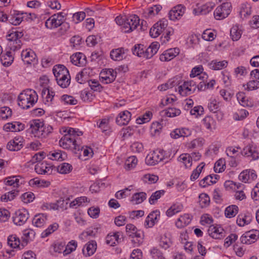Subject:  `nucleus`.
<instances>
[{
    "instance_id": "f3484780",
    "label": "nucleus",
    "mask_w": 259,
    "mask_h": 259,
    "mask_svg": "<svg viewBox=\"0 0 259 259\" xmlns=\"http://www.w3.org/2000/svg\"><path fill=\"white\" fill-rule=\"evenodd\" d=\"M42 125V121L39 119H33L30 121V127L31 133L35 136H40V127Z\"/></svg>"
},
{
    "instance_id": "680f3d73",
    "label": "nucleus",
    "mask_w": 259,
    "mask_h": 259,
    "mask_svg": "<svg viewBox=\"0 0 259 259\" xmlns=\"http://www.w3.org/2000/svg\"><path fill=\"white\" fill-rule=\"evenodd\" d=\"M21 199L24 203H28L33 200L34 199V195L33 193L30 192H26L21 195Z\"/></svg>"
},
{
    "instance_id": "052dcab7",
    "label": "nucleus",
    "mask_w": 259,
    "mask_h": 259,
    "mask_svg": "<svg viewBox=\"0 0 259 259\" xmlns=\"http://www.w3.org/2000/svg\"><path fill=\"white\" fill-rule=\"evenodd\" d=\"M46 92L47 94L46 97V102H52L54 97L55 96V93L53 91H51L49 89H44L42 91V96L44 98V95L46 94Z\"/></svg>"
},
{
    "instance_id": "dca6fc26",
    "label": "nucleus",
    "mask_w": 259,
    "mask_h": 259,
    "mask_svg": "<svg viewBox=\"0 0 259 259\" xmlns=\"http://www.w3.org/2000/svg\"><path fill=\"white\" fill-rule=\"evenodd\" d=\"M24 129V125L19 122L8 123L4 125V130L7 132H19Z\"/></svg>"
},
{
    "instance_id": "8fccbe9b",
    "label": "nucleus",
    "mask_w": 259,
    "mask_h": 259,
    "mask_svg": "<svg viewBox=\"0 0 259 259\" xmlns=\"http://www.w3.org/2000/svg\"><path fill=\"white\" fill-rule=\"evenodd\" d=\"M216 183V181L213 180L212 175H208L200 181L199 185L202 187H205L208 185Z\"/></svg>"
},
{
    "instance_id": "e2e57ef3",
    "label": "nucleus",
    "mask_w": 259,
    "mask_h": 259,
    "mask_svg": "<svg viewBox=\"0 0 259 259\" xmlns=\"http://www.w3.org/2000/svg\"><path fill=\"white\" fill-rule=\"evenodd\" d=\"M120 134L123 138H127L134 134V130L130 126L123 128L120 132Z\"/></svg>"
},
{
    "instance_id": "c756f323",
    "label": "nucleus",
    "mask_w": 259,
    "mask_h": 259,
    "mask_svg": "<svg viewBox=\"0 0 259 259\" xmlns=\"http://www.w3.org/2000/svg\"><path fill=\"white\" fill-rule=\"evenodd\" d=\"M183 205L180 203L174 204L166 211V215L168 217H171L173 215L180 212L183 209Z\"/></svg>"
},
{
    "instance_id": "ddd939ff",
    "label": "nucleus",
    "mask_w": 259,
    "mask_h": 259,
    "mask_svg": "<svg viewBox=\"0 0 259 259\" xmlns=\"http://www.w3.org/2000/svg\"><path fill=\"white\" fill-rule=\"evenodd\" d=\"M71 62L75 65L83 66L87 63L85 55L81 53H77L70 57Z\"/></svg>"
},
{
    "instance_id": "0e129e2a",
    "label": "nucleus",
    "mask_w": 259,
    "mask_h": 259,
    "mask_svg": "<svg viewBox=\"0 0 259 259\" xmlns=\"http://www.w3.org/2000/svg\"><path fill=\"white\" fill-rule=\"evenodd\" d=\"M89 85L91 89L94 91L101 92L103 89L102 85L99 83L98 81L95 79L90 80L89 81Z\"/></svg>"
},
{
    "instance_id": "ea45409f",
    "label": "nucleus",
    "mask_w": 259,
    "mask_h": 259,
    "mask_svg": "<svg viewBox=\"0 0 259 259\" xmlns=\"http://www.w3.org/2000/svg\"><path fill=\"white\" fill-rule=\"evenodd\" d=\"M171 244V242L170 239L166 234H164L161 236L159 242V245L161 247L164 249H166L170 246Z\"/></svg>"
},
{
    "instance_id": "6e6552de",
    "label": "nucleus",
    "mask_w": 259,
    "mask_h": 259,
    "mask_svg": "<svg viewBox=\"0 0 259 259\" xmlns=\"http://www.w3.org/2000/svg\"><path fill=\"white\" fill-rule=\"evenodd\" d=\"M185 9V7L182 5L173 7L168 13L169 19L172 21L180 19L184 14Z\"/></svg>"
},
{
    "instance_id": "9b49d317",
    "label": "nucleus",
    "mask_w": 259,
    "mask_h": 259,
    "mask_svg": "<svg viewBox=\"0 0 259 259\" xmlns=\"http://www.w3.org/2000/svg\"><path fill=\"white\" fill-rule=\"evenodd\" d=\"M180 49L175 48L168 49L160 56L159 59L163 62H167L179 55Z\"/></svg>"
},
{
    "instance_id": "b1692460",
    "label": "nucleus",
    "mask_w": 259,
    "mask_h": 259,
    "mask_svg": "<svg viewBox=\"0 0 259 259\" xmlns=\"http://www.w3.org/2000/svg\"><path fill=\"white\" fill-rule=\"evenodd\" d=\"M21 57L24 62L27 64H31L35 59L36 55L34 52L23 51L21 53Z\"/></svg>"
},
{
    "instance_id": "5701e85b",
    "label": "nucleus",
    "mask_w": 259,
    "mask_h": 259,
    "mask_svg": "<svg viewBox=\"0 0 259 259\" xmlns=\"http://www.w3.org/2000/svg\"><path fill=\"white\" fill-rule=\"evenodd\" d=\"M23 13L20 14L16 12H14L13 14H11L8 16V22L13 25H19L23 20V17L21 16Z\"/></svg>"
},
{
    "instance_id": "4c0bfd02",
    "label": "nucleus",
    "mask_w": 259,
    "mask_h": 259,
    "mask_svg": "<svg viewBox=\"0 0 259 259\" xmlns=\"http://www.w3.org/2000/svg\"><path fill=\"white\" fill-rule=\"evenodd\" d=\"M251 7L248 4H243L239 12L240 17L242 19L246 18L251 14Z\"/></svg>"
},
{
    "instance_id": "9d476101",
    "label": "nucleus",
    "mask_w": 259,
    "mask_h": 259,
    "mask_svg": "<svg viewBox=\"0 0 259 259\" xmlns=\"http://www.w3.org/2000/svg\"><path fill=\"white\" fill-rule=\"evenodd\" d=\"M23 138L16 137L13 140L9 141L7 145V148L9 151H17L20 150L23 146Z\"/></svg>"
},
{
    "instance_id": "6e6d98bb",
    "label": "nucleus",
    "mask_w": 259,
    "mask_h": 259,
    "mask_svg": "<svg viewBox=\"0 0 259 259\" xmlns=\"http://www.w3.org/2000/svg\"><path fill=\"white\" fill-rule=\"evenodd\" d=\"M12 111L11 109L6 106L0 108V116L3 119H7L12 115Z\"/></svg>"
},
{
    "instance_id": "2f4dec72",
    "label": "nucleus",
    "mask_w": 259,
    "mask_h": 259,
    "mask_svg": "<svg viewBox=\"0 0 259 259\" xmlns=\"http://www.w3.org/2000/svg\"><path fill=\"white\" fill-rule=\"evenodd\" d=\"M146 197L147 194L145 192L136 193L133 195L131 201L135 202V204H140L146 199Z\"/></svg>"
},
{
    "instance_id": "a19ab883",
    "label": "nucleus",
    "mask_w": 259,
    "mask_h": 259,
    "mask_svg": "<svg viewBox=\"0 0 259 259\" xmlns=\"http://www.w3.org/2000/svg\"><path fill=\"white\" fill-rule=\"evenodd\" d=\"M178 160L183 162L186 167L192 165V157L188 154H182L178 158Z\"/></svg>"
},
{
    "instance_id": "a18cd8bd",
    "label": "nucleus",
    "mask_w": 259,
    "mask_h": 259,
    "mask_svg": "<svg viewBox=\"0 0 259 259\" xmlns=\"http://www.w3.org/2000/svg\"><path fill=\"white\" fill-rule=\"evenodd\" d=\"M53 128L49 124H45L42 122V125L40 127V136L41 137H46L50 134L52 133Z\"/></svg>"
},
{
    "instance_id": "3c124183",
    "label": "nucleus",
    "mask_w": 259,
    "mask_h": 259,
    "mask_svg": "<svg viewBox=\"0 0 259 259\" xmlns=\"http://www.w3.org/2000/svg\"><path fill=\"white\" fill-rule=\"evenodd\" d=\"M164 193L165 191L163 190L156 191L153 193L149 199V203L151 204H154Z\"/></svg>"
},
{
    "instance_id": "7ed1b4c3",
    "label": "nucleus",
    "mask_w": 259,
    "mask_h": 259,
    "mask_svg": "<svg viewBox=\"0 0 259 259\" xmlns=\"http://www.w3.org/2000/svg\"><path fill=\"white\" fill-rule=\"evenodd\" d=\"M125 21L124 28H123V32L124 33L132 32L140 25V18L136 15H130L128 17L126 16Z\"/></svg>"
},
{
    "instance_id": "4d7b16f0",
    "label": "nucleus",
    "mask_w": 259,
    "mask_h": 259,
    "mask_svg": "<svg viewBox=\"0 0 259 259\" xmlns=\"http://www.w3.org/2000/svg\"><path fill=\"white\" fill-rule=\"evenodd\" d=\"M61 100L65 104L74 105L77 103V101L73 97L67 95H64L61 97Z\"/></svg>"
},
{
    "instance_id": "cd10ccee",
    "label": "nucleus",
    "mask_w": 259,
    "mask_h": 259,
    "mask_svg": "<svg viewBox=\"0 0 259 259\" xmlns=\"http://www.w3.org/2000/svg\"><path fill=\"white\" fill-rule=\"evenodd\" d=\"M58 84L62 88H67L70 83V75L63 74L61 76L56 79Z\"/></svg>"
},
{
    "instance_id": "393cba45",
    "label": "nucleus",
    "mask_w": 259,
    "mask_h": 259,
    "mask_svg": "<svg viewBox=\"0 0 259 259\" xmlns=\"http://www.w3.org/2000/svg\"><path fill=\"white\" fill-rule=\"evenodd\" d=\"M87 253L85 252L84 248L82 249V253L84 256H91L93 255L97 249V243L95 241L92 240L89 242L86 245Z\"/></svg>"
},
{
    "instance_id": "49530a36",
    "label": "nucleus",
    "mask_w": 259,
    "mask_h": 259,
    "mask_svg": "<svg viewBox=\"0 0 259 259\" xmlns=\"http://www.w3.org/2000/svg\"><path fill=\"white\" fill-rule=\"evenodd\" d=\"M59 225L57 223H54L50 225L48 228L41 233V237L45 238L49 236L52 233L58 229Z\"/></svg>"
},
{
    "instance_id": "f03ea898",
    "label": "nucleus",
    "mask_w": 259,
    "mask_h": 259,
    "mask_svg": "<svg viewBox=\"0 0 259 259\" xmlns=\"http://www.w3.org/2000/svg\"><path fill=\"white\" fill-rule=\"evenodd\" d=\"M38 100L36 92L31 89L23 91L18 96V105L22 109H27L32 107Z\"/></svg>"
},
{
    "instance_id": "72a5a7b5",
    "label": "nucleus",
    "mask_w": 259,
    "mask_h": 259,
    "mask_svg": "<svg viewBox=\"0 0 259 259\" xmlns=\"http://www.w3.org/2000/svg\"><path fill=\"white\" fill-rule=\"evenodd\" d=\"M230 36L233 41H237L241 37V31L238 25H235L231 28Z\"/></svg>"
},
{
    "instance_id": "2eb2a0df",
    "label": "nucleus",
    "mask_w": 259,
    "mask_h": 259,
    "mask_svg": "<svg viewBox=\"0 0 259 259\" xmlns=\"http://www.w3.org/2000/svg\"><path fill=\"white\" fill-rule=\"evenodd\" d=\"M160 216V212L158 210H155L151 212L147 216L145 222V226L146 228L152 227L155 222H157V218Z\"/></svg>"
},
{
    "instance_id": "c85d7f7f",
    "label": "nucleus",
    "mask_w": 259,
    "mask_h": 259,
    "mask_svg": "<svg viewBox=\"0 0 259 259\" xmlns=\"http://www.w3.org/2000/svg\"><path fill=\"white\" fill-rule=\"evenodd\" d=\"M124 54V49L122 48L112 50L110 52V57L114 61H120L123 59Z\"/></svg>"
},
{
    "instance_id": "f8f14e48",
    "label": "nucleus",
    "mask_w": 259,
    "mask_h": 259,
    "mask_svg": "<svg viewBox=\"0 0 259 259\" xmlns=\"http://www.w3.org/2000/svg\"><path fill=\"white\" fill-rule=\"evenodd\" d=\"M159 45L157 42H152L147 48H145L143 58L146 59L151 58L157 52Z\"/></svg>"
},
{
    "instance_id": "79ce46f5",
    "label": "nucleus",
    "mask_w": 259,
    "mask_h": 259,
    "mask_svg": "<svg viewBox=\"0 0 259 259\" xmlns=\"http://www.w3.org/2000/svg\"><path fill=\"white\" fill-rule=\"evenodd\" d=\"M225 167V159L221 158L215 163L213 169L215 172L220 173L223 171Z\"/></svg>"
},
{
    "instance_id": "5fc2aeb1",
    "label": "nucleus",
    "mask_w": 259,
    "mask_h": 259,
    "mask_svg": "<svg viewBox=\"0 0 259 259\" xmlns=\"http://www.w3.org/2000/svg\"><path fill=\"white\" fill-rule=\"evenodd\" d=\"M204 166V164L202 163L193 171L190 177V179L191 181H194L198 178Z\"/></svg>"
},
{
    "instance_id": "39448f33",
    "label": "nucleus",
    "mask_w": 259,
    "mask_h": 259,
    "mask_svg": "<svg viewBox=\"0 0 259 259\" xmlns=\"http://www.w3.org/2000/svg\"><path fill=\"white\" fill-rule=\"evenodd\" d=\"M165 151L161 150L158 151H153L151 154H148L145 158V162L150 165H154L161 161L164 159L163 153Z\"/></svg>"
},
{
    "instance_id": "473e14b6",
    "label": "nucleus",
    "mask_w": 259,
    "mask_h": 259,
    "mask_svg": "<svg viewBox=\"0 0 259 259\" xmlns=\"http://www.w3.org/2000/svg\"><path fill=\"white\" fill-rule=\"evenodd\" d=\"M8 244L12 248L21 249L20 241L15 235H11L8 238Z\"/></svg>"
},
{
    "instance_id": "1a4fd4ad",
    "label": "nucleus",
    "mask_w": 259,
    "mask_h": 259,
    "mask_svg": "<svg viewBox=\"0 0 259 259\" xmlns=\"http://www.w3.org/2000/svg\"><path fill=\"white\" fill-rule=\"evenodd\" d=\"M259 237V231L255 230L254 233L248 231L244 234L240 238L241 242L243 244H250L254 243Z\"/></svg>"
},
{
    "instance_id": "bb28decb",
    "label": "nucleus",
    "mask_w": 259,
    "mask_h": 259,
    "mask_svg": "<svg viewBox=\"0 0 259 259\" xmlns=\"http://www.w3.org/2000/svg\"><path fill=\"white\" fill-rule=\"evenodd\" d=\"M48 155L50 156L49 158L53 160H63L66 157V153L64 152H62L61 150L51 151Z\"/></svg>"
},
{
    "instance_id": "603ef678",
    "label": "nucleus",
    "mask_w": 259,
    "mask_h": 259,
    "mask_svg": "<svg viewBox=\"0 0 259 259\" xmlns=\"http://www.w3.org/2000/svg\"><path fill=\"white\" fill-rule=\"evenodd\" d=\"M77 245V242L75 240H71L70 241L66 246L65 249L63 251L64 255H67L75 250Z\"/></svg>"
},
{
    "instance_id": "6ab92c4d",
    "label": "nucleus",
    "mask_w": 259,
    "mask_h": 259,
    "mask_svg": "<svg viewBox=\"0 0 259 259\" xmlns=\"http://www.w3.org/2000/svg\"><path fill=\"white\" fill-rule=\"evenodd\" d=\"M242 153L246 156H251L252 160H256L259 158V153L255 150V148H253L251 145L244 147Z\"/></svg>"
},
{
    "instance_id": "69168bd1",
    "label": "nucleus",
    "mask_w": 259,
    "mask_h": 259,
    "mask_svg": "<svg viewBox=\"0 0 259 259\" xmlns=\"http://www.w3.org/2000/svg\"><path fill=\"white\" fill-rule=\"evenodd\" d=\"M85 17V13L83 12H79L74 14L72 16V21L75 23H78L82 21Z\"/></svg>"
},
{
    "instance_id": "09e8293b",
    "label": "nucleus",
    "mask_w": 259,
    "mask_h": 259,
    "mask_svg": "<svg viewBox=\"0 0 259 259\" xmlns=\"http://www.w3.org/2000/svg\"><path fill=\"white\" fill-rule=\"evenodd\" d=\"M152 116V113L150 111H147L142 117H139L136 119V122L141 124L149 122Z\"/></svg>"
},
{
    "instance_id": "de8ad7c7",
    "label": "nucleus",
    "mask_w": 259,
    "mask_h": 259,
    "mask_svg": "<svg viewBox=\"0 0 259 259\" xmlns=\"http://www.w3.org/2000/svg\"><path fill=\"white\" fill-rule=\"evenodd\" d=\"M72 168V165L68 163H63L57 167V171L62 174L69 172Z\"/></svg>"
},
{
    "instance_id": "7c9ffc66",
    "label": "nucleus",
    "mask_w": 259,
    "mask_h": 259,
    "mask_svg": "<svg viewBox=\"0 0 259 259\" xmlns=\"http://www.w3.org/2000/svg\"><path fill=\"white\" fill-rule=\"evenodd\" d=\"M238 207L236 205H232L228 206L225 211V214L227 218H231L236 215L238 213Z\"/></svg>"
},
{
    "instance_id": "f704fd0d",
    "label": "nucleus",
    "mask_w": 259,
    "mask_h": 259,
    "mask_svg": "<svg viewBox=\"0 0 259 259\" xmlns=\"http://www.w3.org/2000/svg\"><path fill=\"white\" fill-rule=\"evenodd\" d=\"M137 161L138 160L135 156H132L128 157L125 163V169L129 170L134 168L136 166Z\"/></svg>"
},
{
    "instance_id": "bf43d9fd",
    "label": "nucleus",
    "mask_w": 259,
    "mask_h": 259,
    "mask_svg": "<svg viewBox=\"0 0 259 259\" xmlns=\"http://www.w3.org/2000/svg\"><path fill=\"white\" fill-rule=\"evenodd\" d=\"M203 67L202 65H199L195 67L192 69L191 74L190 75L191 77H195L197 76H203Z\"/></svg>"
},
{
    "instance_id": "58836bf2",
    "label": "nucleus",
    "mask_w": 259,
    "mask_h": 259,
    "mask_svg": "<svg viewBox=\"0 0 259 259\" xmlns=\"http://www.w3.org/2000/svg\"><path fill=\"white\" fill-rule=\"evenodd\" d=\"M19 191L15 190L10 191L5 194L3 195L1 199L2 201L7 202L13 200L15 197L18 195Z\"/></svg>"
},
{
    "instance_id": "4468645a",
    "label": "nucleus",
    "mask_w": 259,
    "mask_h": 259,
    "mask_svg": "<svg viewBox=\"0 0 259 259\" xmlns=\"http://www.w3.org/2000/svg\"><path fill=\"white\" fill-rule=\"evenodd\" d=\"M131 114L127 111L120 112L116 118V122L119 125H124L128 124L131 120Z\"/></svg>"
},
{
    "instance_id": "37998d69",
    "label": "nucleus",
    "mask_w": 259,
    "mask_h": 259,
    "mask_svg": "<svg viewBox=\"0 0 259 259\" xmlns=\"http://www.w3.org/2000/svg\"><path fill=\"white\" fill-rule=\"evenodd\" d=\"M199 203L201 208L207 207L209 205L210 199L208 195L205 193H201L199 196Z\"/></svg>"
},
{
    "instance_id": "774afa93",
    "label": "nucleus",
    "mask_w": 259,
    "mask_h": 259,
    "mask_svg": "<svg viewBox=\"0 0 259 259\" xmlns=\"http://www.w3.org/2000/svg\"><path fill=\"white\" fill-rule=\"evenodd\" d=\"M150 252L153 259H165L162 253L156 248H153Z\"/></svg>"
},
{
    "instance_id": "c9c22d12",
    "label": "nucleus",
    "mask_w": 259,
    "mask_h": 259,
    "mask_svg": "<svg viewBox=\"0 0 259 259\" xmlns=\"http://www.w3.org/2000/svg\"><path fill=\"white\" fill-rule=\"evenodd\" d=\"M145 47L144 45L136 44L132 48L133 54L139 57H143L144 54Z\"/></svg>"
},
{
    "instance_id": "13d9d810",
    "label": "nucleus",
    "mask_w": 259,
    "mask_h": 259,
    "mask_svg": "<svg viewBox=\"0 0 259 259\" xmlns=\"http://www.w3.org/2000/svg\"><path fill=\"white\" fill-rule=\"evenodd\" d=\"M162 128V124L158 122H153L151 125V132L154 135H158Z\"/></svg>"
},
{
    "instance_id": "c03bdc74",
    "label": "nucleus",
    "mask_w": 259,
    "mask_h": 259,
    "mask_svg": "<svg viewBox=\"0 0 259 259\" xmlns=\"http://www.w3.org/2000/svg\"><path fill=\"white\" fill-rule=\"evenodd\" d=\"M251 220L249 215L246 214H239L237 217L236 223L239 226L242 227L246 224H248Z\"/></svg>"
},
{
    "instance_id": "a211bd4d",
    "label": "nucleus",
    "mask_w": 259,
    "mask_h": 259,
    "mask_svg": "<svg viewBox=\"0 0 259 259\" xmlns=\"http://www.w3.org/2000/svg\"><path fill=\"white\" fill-rule=\"evenodd\" d=\"M53 72L56 78H58L63 74L69 75V71L67 68L63 65H56L53 68Z\"/></svg>"
},
{
    "instance_id": "20e7f679",
    "label": "nucleus",
    "mask_w": 259,
    "mask_h": 259,
    "mask_svg": "<svg viewBox=\"0 0 259 259\" xmlns=\"http://www.w3.org/2000/svg\"><path fill=\"white\" fill-rule=\"evenodd\" d=\"M231 4L224 3L217 7L214 12V17L217 20H222L226 18L231 12Z\"/></svg>"
},
{
    "instance_id": "338daca9",
    "label": "nucleus",
    "mask_w": 259,
    "mask_h": 259,
    "mask_svg": "<svg viewBox=\"0 0 259 259\" xmlns=\"http://www.w3.org/2000/svg\"><path fill=\"white\" fill-rule=\"evenodd\" d=\"M69 198L66 199L65 200L62 198H60L59 200L56 201L57 206L58 207V209L59 208L62 209H66L68 207V204L69 203Z\"/></svg>"
},
{
    "instance_id": "0eeeda50",
    "label": "nucleus",
    "mask_w": 259,
    "mask_h": 259,
    "mask_svg": "<svg viewBox=\"0 0 259 259\" xmlns=\"http://www.w3.org/2000/svg\"><path fill=\"white\" fill-rule=\"evenodd\" d=\"M207 232L208 235L215 239H221L225 236V232L220 226L210 225Z\"/></svg>"
},
{
    "instance_id": "412c9836",
    "label": "nucleus",
    "mask_w": 259,
    "mask_h": 259,
    "mask_svg": "<svg viewBox=\"0 0 259 259\" xmlns=\"http://www.w3.org/2000/svg\"><path fill=\"white\" fill-rule=\"evenodd\" d=\"M0 60L4 66H9L14 61V57L12 55L11 52L8 51L5 54H1Z\"/></svg>"
},
{
    "instance_id": "aec40b11",
    "label": "nucleus",
    "mask_w": 259,
    "mask_h": 259,
    "mask_svg": "<svg viewBox=\"0 0 259 259\" xmlns=\"http://www.w3.org/2000/svg\"><path fill=\"white\" fill-rule=\"evenodd\" d=\"M62 23L63 21H61V20H59L57 18H56L55 16H52L47 20L45 22V26L48 28L53 29L60 26Z\"/></svg>"
},
{
    "instance_id": "f257e3e1",
    "label": "nucleus",
    "mask_w": 259,
    "mask_h": 259,
    "mask_svg": "<svg viewBox=\"0 0 259 259\" xmlns=\"http://www.w3.org/2000/svg\"><path fill=\"white\" fill-rule=\"evenodd\" d=\"M63 130V132L66 134L59 141V145L61 147L66 149L73 148L78 151H79L80 148H82L78 142L79 140L78 137L83 134L81 131L71 127H64Z\"/></svg>"
},
{
    "instance_id": "4be33fe9",
    "label": "nucleus",
    "mask_w": 259,
    "mask_h": 259,
    "mask_svg": "<svg viewBox=\"0 0 259 259\" xmlns=\"http://www.w3.org/2000/svg\"><path fill=\"white\" fill-rule=\"evenodd\" d=\"M47 219V216L44 213L36 214L33 220L32 224L37 227H41L44 225Z\"/></svg>"
},
{
    "instance_id": "e433bc0d",
    "label": "nucleus",
    "mask_w": 259,
    "mask_h": 259,
    "mask_svg": "<svg viewBox=\"0 0 259 259\" xmlns=\"http://www.w3.org/2000/svg\"><path fill=\"white\" fill-rule=\"evenodd\" d=\"M228 65V62L226 60L222 61H212L210 64V68L214 70H221L226 68Z\"/></svg>"
},
{
    "instance_id": "a878e982",
    "label": "nucleus",
    "mask_w": 259,
    "mask_h": 259,
    "mask_svg": "<svg viewBox=\"0 0 259 259\" xmlns=\"http://www.w3.org/2000/svg\"><path fill=\"white\" fill-rule=\"evenodd\" d=\"M191 221L190 215L188 214H185L181 216L176 223V226L179 228H182L189 225Z\"/></svg>"
},
{
    "instance_id": "864d4df0",
    "label": "nucleus",
    "mask_w": 259,
    "mask_h": 259,
    "mask_svg": "<svg viewBox=\"0 0 259 259\" xmlns=\"http://www.w3.org/2000/svg\"><path fill=\"white\" fill-rule=\"evenodd\" d=\"M219 103L215 99H210L207 105L209 110L213 113L219 110Z\"/></svg>"
},
{
    "instance_id": "423d86ee",
    "label": "nucleus",
    "mask_w": 259,
    "mask_h": 259,
    "mask_svg": "<svg viewBox=\"0 0 259 259\" xmlns=\"http://www.w3.org/2000/svg\"><path fill=\"white\" fill-rule=\"evenodd\" d=\"M29 213L26 209L18 210L15 212L13 216V221L16 225H23L29 218Z\"/></svg>"
}]
</instances>
